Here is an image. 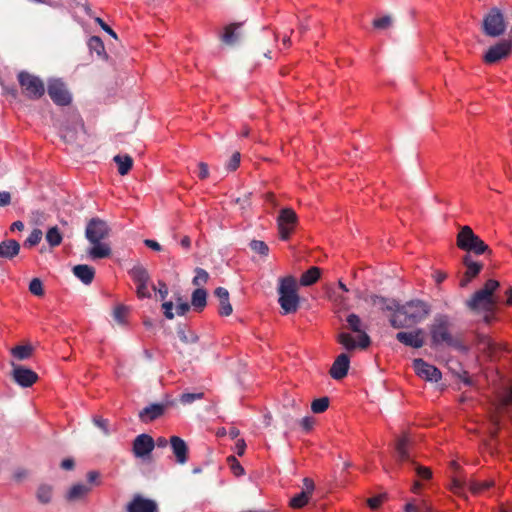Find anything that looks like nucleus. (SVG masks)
<instances>
[{"mask_svg": "<svg viewBox=\"0 0 512 512\" xmlns=\"http://www.w3.org/2000/svg\"><path fill=\"white\" fill-rule=\"evenodd\" d=\"M429 312L427 303L420 300L409 301L395 309L390 318V324L396 329L408 328L423 321Z\"/></svg>", "mask_w": 512, "mask_h": 512, "instance_id": "f257e3e1", "label": "nucleus"}, {"mask_svg": "<svg viewBox=\"0 0 512 512\" xmlns=\"http://www.w3.org/2000/svg\"><path fill=\"white\" fill-rule=\"evenodd\" d=\"M348 328L356 333V337L352 336L349 332H341L337 336V341L347 351H352L357 348L366 349L371 344V339L364 329H362V321L360 317L351 313L346 318Z\"/></svg>", "mask_w": 512, "mask_h": 512, "instance_id": "f03ea898", "label": "nucleus"}, {"mask_svg": "<svg viewBox=\"0 0 512 512\" xmlns=\"http://www.w3.org/2000/svg\"><path fill=\"white\" fill-rule=\"evenodd\" d=\"M278 294L282 314H291L298 310L300 299L294 277L286 276L279 279Z\"/></svg>", "mask_w": 512, "mask_h": 512, "instance_id": "7ed1b4c3", "label": "nucleus"}, {"mask_svg": "<svg viewBox=\"0 0 512 512\" xmlns=\"http://www.w3.org/2000/svg\"><path fill=\"white\" fill-rule=\"evenodd\" d=\"M433 345L446 344L447 346L460 348V342L450 333V323L446 316L440 315L434 319L430 329Z\"/></svg>", "mask_w": 512, "mask_h": 512, "instance_id": "20e7f679", "label": "nucleus"}, {"mask_svg": "<svg viewBox=\"0 0 512 512\" xmlns=\"http://www.w3.org/2000/svg\"><path fill=\"white\" fill-rule=\"evenodd\" d=\"M457 246L459 249L481 255L490 252L487 244L484 243L469 226L461 227L457 235Z\"/></svg>", "mask_w": 512, "mask_h": 512, "instance_id": "39448f33", "label": "nucleus"}, {"mask_svg": "<svg viewBox=\"0 0 512 512\" xmlns=\"http://www.w3.org/2000/svg\"><path fill=\"white\" fill-rule=\"evenodd\" d=\"M18 82L23 90V93L29 99H39L45 93V86L43 81L33 74L26 71H21L18 76Z\"/></svg>", "mask_w": 512, "mask_h": 512, "instance_id": "423d86ee", "label": "nucleus"}, {"mask_svg": "<svg viewBox=\"0 0 512 512\" xmlns=\"http://www.w3.org/2000/svg\"><path fill=\"white\" fill-rule=\"evenodd\" d=\"M467 306L475 312L484 313V321L490 323L495 309V300L484 293L477 291L472 298L467 301Z\"/></svg>", "mask_w": 512, "mask_h": 512, "instance_id": "0eeeda50", "label": "nucleus"}, {"mask_svg": "<svg viewBox=\"0 0 512 512\" xmlns=\"http://www.w3.org/2000/svg\"><path fill=\"white\" fill-rule=\"evenodd\" d=\"M483 30L486 35L498 37L506 30V23L502 12L498 8H492L483 19Z\"/></svg>", "mask_w": 512, "mask_h": 512, "instance_id": "6e6552de", "label": "nucleus"}, {"mask_svg": "<svg viewBox=\"0 0 512 512\" xmlns=\"http://www.w3.org/2000/svg\"><path fill=\"white\" fill-rule=\"evenodd\" d=\"M297 222L298 217L294 210L291 208H283L280 210L279 216L277 218V227L280 238L282 240H288L290 238Z\"/></svg>", "mask_w": 512, "mask_h": 512, "instance_id": "1a4fd4ad", "label": "nucleus"}, {"mask_svg": "<svg viewBox=\"0 0 512 512\" xmlns=\"http://www.w3.org/2000/svg\"><path fill=\"white\" fill-rule=\"evenodd\" d=\"M110 233L108 224L100 218H92L85 230V236L89 242H100L107 238Z\"/></svg>", "mask_w": 512, "mask_h": 512, "instance_id": "9d476101", "label": "nucleus"}, {"mask_svg": "<svg viewBox=\"0 0 512 512\" xmlns=\"http://www.w3.org/2000/svg\"><path fill=\"white\" fill-rule=\"evenodd\" d=\"M154 447V439L150 435L143 433L134 439L132 451L136 458L146 459L150 456Z\"/></svg>", "mask_w": 512, "mask_h": 512, "instance_id": "9b49d317", "label": "nucleus"}, {"mask_svg": "<svg viewBox=\"0 0 512 512\" xmlns=\"http://www.w3.org/2000/svg\"><path fill=\"white\" fill-rule=\"evenodd\" d=\"M48 94L52 101L60 106L70 104L71 95L65 84L60 80H52L48 84Z\"/></svg>", "mask_w": 512, "mask_h": 512, "instance_id": "f8f14e48", "label": "nucleus"}, {"mask_svg": "<svg viewBox=\"0 0 512 512\" xmlns=\"http://www.w3.org/2000/svg\"><path fill=\"white\" fill-rule=\"evenodd\" d=\"M413 368L420 378L427 381L438 382L442 377V374L437 367L420 358L413 361Z\"/></svg>", "mask_w": 512, "mask_h": 512, "instance_id": "ddd939ff", "label": "nucleus"}, {"mask_svg": "<svg viewBox=\"0 0 512 512\" xmlns=\"http://www.w3.org/2000/svg\"><path fill=\"white\" fill-rule=\"evenodd\" d=\"M512 50V44L508 40H502L489 48L484 56L486 63L492 64L507 57Z\"/></svg>", "mask_w": 512, "mask_h": 512, "instance_id": "4468645a", "label": "nucleus"}, {"mask_svg": "<svg viewBox=\"0 0 512 512\" xmlns=\"http://www.w3.org/2000/svg\"><path fill=\"white\" fill-rule=\"evenodd\" d=\"M12 366L13 379L21 387H30L38 380V375L33 370L21 365L12 364Z\"/></svg>", "mask_w": 512, "mask_h": 512, "instance_id": "2eb2a0df", "label": "nucleus"}, {"mask_svg": "<svg viewBox=\"0 0 512 512\" xmlns=\"http://www.w3.org/2000/svg\"><path fill=\"white\" fill-rule=\"evenodd\" d=\"M127 512H158V505L152 499L135 495L127 505Z\"/></svg>", "mask_w": 512, "mask_h": 512, "instance_id": "dca6fc26", "label": "nucleus"}, {"mask_svg": "<svg viewBox=\"0 0 512 512\" xmlns=\"http://www.w3.org/2000/svg\"><path fill=\"white\" fill-rule=\"evenodd\" d=\"M463 264L466 268L465 273L460 280V286L465 287L468 283L474 279L482 270L483 264L481 262L475 261L472 257L467 254L463 257Z\"/></svg>", "mask_w": 512, "mask_h": 512, "instance_id": "f3484780", "label": "nucleus"}, {"mask_svg": "<svg viewBox=\"0 0 512 512\" xmlns=\"http://www.w3.org/2000/svg\"><path fill=\"white\" fill-rule=\"evenodd\" d=\"M396 339L406 346L421 348L424 345V331L416 329L411 332H398Z\"/></svg>", "mask_w": 512, "mask_h": 512, "instance_id": "a211bd4d", "label": "nucleus"}, {"mask_svg": "<svg viewBox=\"0 0 512 512\" xmlns=\"http://www.w3.org/2000/svg\"><path fill=\"white\" fill-rule=\"evenodd\" d=\"M350 365V358L347 354L341 353L334 361L330 369L333 379L340 380L347 375Z\"/></svg>", "mask_w": 512, "mask_h": 512, "instance_id": "6ab92c4d", "label": "nucleus"}, {"mask_svg": "<svg viewBox=\"0 0 512 512\" xmlns=\"http://www.w3.org/2000/svg\"><path fill=\"white\" fill-rule=\"evenodd\" d=\"M170 444L176 461L179 464L186 463L188 460V447L185 441L178 436H172L170 438Z\"/></svg>", "mask_w": 512, "mask_h": 512, "instance_id": "aec40b11", "label": "nucleus"}, {"mask_svg": "<svg viewBox=\"0 0 512 512\" xmlns=\"http://www.w3.org/2000/svg\"><path fill=\"white\" fill-rule=\"evenodd\" d=\"M93 246L88 250V256L92 260L107 258L111 255V248L107 243L90 242Z\"/></svg>", "mask_w": 512, "mask_h": 512, "instance_id": "412c9836", "label": "nucleus"}, {"mask_svg": "<svg viewBox=\"0 0 512 512\" xmlns=\"http://www.w3.org/2000/svg\"><path fill=\"white\" fill-rule=\"evenodd\" d=\"M20 244L14 239L4 240L0 243V258L12 259L19 254Z\"/></svg>", "mask_w": 512, "mask_h": 512, "instance_id": "4be33fe9", "label": "nucleus"}, {"mask_svg": "<svg viewBox=\"0 0 512 512\" xmlns=\"http://www.w3.org/2000/svg\"><path fill=\"white\" fill-rule=\"evenodd\" d=\"M164 413V406L161 404H152L145 407L139 413V418L142 422L148 423L159 418Z\"/></svg>", "mask_w": 512, "mask_h": 512, "instance_id": "5701e85b", "label": "nucleus"}, {"mask_svg": "<svg viewBox=\"0 0 512 512\" xmlns=\"http://www.w3.org/2000/svg\"><path fill=\"white\" fill-rule=\"evenodd\" d=\"M73 273L85 285L91 284L95 276L94 268L86 264L74 266Z\"/></svg>", "mask_w": 512, "mask_h": 512, "instance_id": "b1692460", "label": "nucleus"}, {"mask_svg": "<svg viewBox=\"0 0 512 512\" xmlns=\"http://www.w3.org/2000/svg\"><path fill=\"white\" fill-rule=\"evenodd\" d=\"M90 491L91 488L85 484H75L69 489L66 497L69 501H77L85 498Z\"/></svg>", "mask_w": 512, "mask_h": 512, "instance_id": "393cba45", "label": "nucleus"}, {"mask_svg": "<svg viewBox=\"0 0 512 512\" xmlns=\"http://www.w3.org/2000/svg\"><path fill=\"white\" fill-rule=\"evenodd\" d=\"M207 304V292L203 288H197L192 293L191 305L195 311H202Z\"/></svg>", "mask_w": 512, "mask_h": 512, "instance_id": "a878e982", "label": "nucleus"}, {"mask_svg": "<svg viewBox=\"0 0 512 512\" xmlns=\"http://www.w3.org/2000/svg\"><path fill=\"white\" fill-rule=\"evenodd\" d=\"M320 274L321 271L318 267H311L301 275L300 285L304 287L313 285L318 281Z\"/></svg>", "mask_w": 512, "mask_h": 512, "instance_id": "bb28decb", "label": "nucleus"}, {"mask_svg": "<svg viewBox=\"0 0 512 512\" xmlns=\"http://www.w3.org/2000/svg\"><path fill=\"white\" fill-rule=\"evenodd\" d=\"M114 162L117 164L118 172L122 176L128 174L133 166V159L129 155H116Z\"/></svg>", "mask_w": 512, "mask_h": 512, "instance_id": "cd10ccee", "label": "nucleus"}, {"mask_svg": "<svg viewBox=\"0 0 512 512\" xmlns=\"http://www.w3.org/2000/svg\"><path fill=\"white\" fill-rule=\"evenodd\" d=\"M409 440L406 436L400 437L396 442V455L400 462L408 461L410 456L408 453Z\"/></svg>", "mask_w": 512, "mask_h": 512, "instance_id": "c85d7f7f", "label": "nucleus"}, {"mask_svg": "<svg viewBox=\"0 0 512 512\" xmlns=\"http://www.w3.org/2000/svg\"><path fill=\"white\" fill-rule=\"evenodd\" d=\"M129 275L135 284L150 280L148 271L141 265L134 266L130 271Z\"/></svg>", "mask_w": 512, "mask_h": 512, "instance_id": "c756f323", "label": "nucleus"}, {"mask_svg": "<svg viewBox=\"0 0 512 512\" xmlns=\"http://www.w3.org/2000/svg\"><path fill=\"white\" fill-rule=\"evenodd\" d=\"M53 495V488L48 484H41L36 492L37 500L42 504H47L51 501Z\"/></svg>", "mask_w": 512, "mask_h": 512, "instance_id": "7c9ffc66", "label": "nucleus"}, {"mask_svg": "<svg viewBox=\"0 0 512 512\" xmlns=\"http://www.w3.org/2000/svg\"><path fill=\"white\" fill-rule=\"evenodd\" d=\"M240 27L239 24H231L225 27L224 33L222 34V41L226 44H233L239 38V34L236 30Z\"/></svg>", "mask_w": 512, "mask_h": 512, "instance_id": "2f4dec72", "label": "nucleus"}, {"mask_svg": "<svg viewBox=\"0 0 512 512\" xmlns=\"http://www.w3.org/2000/svg\"><path fill=\"white\" fill-rule=\"evenodd\" d=\"M45 238L51 247L59 246L63 239L62 234L57 226L49 228Z\"/></svg>", "mask_w": 512, "mask_h": 512, "instance_id": "473e14b6", "label": "nucleus"}, {"mask_svg": "<svg viewBox=\"0 0 512 512\" xmlns=\"http://www.w3.org/2000/svg\"><path fill=\"white\" fill-rule=\"evenodd\" d=\"M129 314V308L125 305H117L113 311L114 320L120 325L127 324V317Z\"/></svg>", "mask_w": 512, "mask_h": 512, "instance_id": "72a5a7b5", "label": "nucleus"}, {"mask_svg": "<svg viewBox=\"0 0 512 512\" xmlns=\"http://www.w3.org/2000/svg\"><path fill=\"white\" fill-rule=\"evenodd\" d=\"M11 354L18 360H25L32 355V347L30 345H19L12 348Z\"/></svg>", "mask_w": 512, "mask_h": 512, "instance_id": "f704fd0d", "label": "nucleus"}, {"mask_svg": "<svg viewBox=\"0 0 512 512\" xmlns=\"http://www.w3.org/2000/svg\"><path fill=\"white\" fill-rule=\"evenodd\" d=\"M492 485L491 481H478V480H470L468 483L469 490L473 494H479L487 489H489Z\"/></svg>", "mask_w": 512, "mask_h": 512, "instance_id": "c9c22d12", "label": "nucleus"}, {"mask_svg": "<svg viewBox=\"0 0 512 512\" xmlns=\"http://www.w3.org/2000/svg\"><path fill=\"white\" fill-rule=\"evenodd\" d=\"M328 407H329L328 397H321V398L315 399L311 403V410L313 413H316V414L325 412Z\"/></svg>", "mask_w": 512, "mask_h": 512, "instance_id": "e433bc0d", "label": "nucleus"}, {"mask_svg": "<svg viewBox=\"0 0 512 512\" xmlns=\"http://www.w3.org/2000/svg\"><path fill=\"white\" fill-rule=\"evenodd\" d=\"M310 496L307 492H300L290 500V506L293 508H302L308 503Z\"/></svg>", "mask_w": 512, "mask_h": 512, "instance_id": "4c0bfd02", "label": "nucleus"}, {"mask_svg": "<svg viewBox=\"0 0 512 512\" xmlns=\"http://www.w3.org/2000/svg\"><path fill=\"white\" fill-rule=\"evenodd\" d=\"M209 274L202 268L195 270V276L193 278V284L197 287L203 286L207 283Z\"/></svg>", "mask_w": 512, "mask_h": 512, "instance_id": "58836bf2", "label": "nucleus"}, {"mask_svg": "<svg viewBox=\"0 0 512 512\" xmlns=\"http://www.w3.org/2000/svg\"><path fill=\"white\" fill-rule=\"evenodd\" d=\"M43 236L40 229H34L24 242L25 247H33L39 244Z\"/></svg>", "mask_w": 512, "mask_h": 512, "instance_id": "ea45409f", "label": "nucleus"}, {"mask_svg": "<svg viewBox=\"0 0 512 512\" xmlns=\"http://www.w3.org/2000/svg\"><path fill=\"white\" fill-rule=\"evenodd\" d=\"M250 248L260 254V255H263V256H267L268 253H269V247L267 246V244L263 241H259V240H253L251 241L250 243Z\"/></svg>", "mask_w": 512, "mask_h": 512, "instance_id": "a19ab883", "label": "nucleus"}, {"mask_svg": "<svg viewBox=\"0 0 512 512\" xmlns=\"http://www.w3.org/2000/svg\"><path fill=\"white\" fill-rule=\"evenodd\" d=\"M29 291L35 296H43L44 289L39 278H33L29 283Z\"/></svg>", "mask_w": 512, "mask_h": 512, "instance_id": "79ce46f5", "label": "nucleus"}, {"mask_svg": "<svg viewBox=\"0 0 512 512\" xmlns=\"http://www.w3.org/2000/svg\"><path fill=\"white\" fill-rule=\"evenodd\" d=\"M136 286V294L139 298L143 299L151 297L149 281L137 283Z\"/></svg>", "mask_w": 512, "mask_h": 512, "instance_id": "37998d69", "label": "nucleus"}, {"mask_svg": "<svg viewBox=\"0 0 512 512\" xmlns=\"http://www.w3.org/2000/svg\"><path fill=\"white\" fill-rule=\"evenodd\" d=\"M330 299L334 302L336 306H338L340 309H347V299L343 294H338L336 291H333L330 294Z\"/></svg>", "mask_w": 512, "mask_h": 512, "instance_id": "c03bdc74", "label": "nucleus"}, {"mask_svg": "<svg viewBox=\"0 0 512 512\" xmlns=\"http://www.w3.org/2000/svg\"><path fill=\"white\" fill-rule=\"evenodd\" d=\"M499 287V282L493 279L488 280L484 287L479 291L489 297H493V292Z\"/></svg>", "mask_w": 512, "mask_h": 512, "instance_id": "a18cd8bd", "label": "nucleus"}, {"mask_svg": "<svg viewBox=\"0 0 512 512\" xmlns=\"http://www.w3.org/2000/svg\"><path fill=\"white\" fill-rule=\"evenodd\" d=\"M227 461H228L230 468H231L232 472L234 473V475L241 476L244 474L243 467L241 466V464L237 461V459L234 456H229L227 458Z\"/></svg>", "mask_w": 512, "mask_h": 512, "instance_id": "49530a36", "label": "nucleus"}, {"mask_svg": "<svg viewBox=\"0 0 512 512\" xmlns=\"http://www.w3.org/2000/svg\"><path fill=\"white\" fill-rule=\"evenodd\" d=\"M203 393H183L180 397V401L183 404H191L196 400L202 399Z\"/></svg>", "mask_w": 512, "mask_h": 512, "instance_id": "de8ad7c7", "label": "nucleus"}, {"mask_svg": "<svg viewBox=\"0 0 512 512\" xmlns=\"http://www.w3.org/2000/svg\"><path fill=\"white\" fill-rule=\"evenodd\" d=\"M60 134L66 142H72L75 140L76 126L73 128L63 127L60 129Z\"/></svg>", "mask_w": 512, "mask_h": 512, "instance_id": "09e8293b", "label": "nucleus"}, {"mask_svg": "<svg viewBox=\"0 0 512 512\" xmlns=\"http://www.w3.org/2000/svg\"><path fill=\"white\" fill-rule=\"evenodd\" d=\"M392 23V19L389 16H384L378 19H375L373 22V25L377 29H386L388 28Z\"/></svg>", "mask_w": 512, "mask_h": 512, "instance_id": "8fccbe9b", "label": "nucleus"}, {"mask_svg": "<svg viewBox=\"0 0 512 512\" xmlns=\"http://www.w3.org/2000/svg\"><path fill=\"white\" fill-rule=\"evenodd\" d=\"M233 309L232 306L228 300H221L220 301V307H219V314L222 316H229L231 315Z\"/></svg>", "mask_w": 512, "mask_h": 512, "instance_id": "3c124183", "label": "nucleus"}, {"mask_svg": "<svg viewBox=\"0 0 512 512\" xmlns=\"http://www.w3.org/2000/svg\"><path fill=\"white\" fill-rule=\"evenodd\" d=\"M94 424L100 428L105 434H109L108 421L102 417L95 416L93 418Z\"/></svg>", "mask_w": 512, "mask_h": 512, "instance_id": "603ef678", "label": "nucleus"}, {"mask_svg": "<svg viewBox=\"0 0 512 512\" xmlns=\"http://www.w3.org/2000/svg\"><path fill=\"white\" fill-rule=\"evenodd\" d=\"M240 158H241L240 153L239 152H235L231 156V158H230V160H229V162L227 164L228 169L231 170V171L236 170L238 168L239 164H240Z\"/></svg>", "mask_w": 512, "mask_h": 512, "instance_id": "864d4df0", "label": "nucleus"}, {"mask_svg": "<svg viewBox=\"0 0 512 512\" xmlns=\"http://www.w3.org/2000/svg\"><path fill=\"white\" fill-rule=\"evenodd\" d=\"M164 315L167 319H173L174 314L172 312L173 310V303L171 301L164 302L162 304Z\"/></svg>", "mask_w": 512, "mask_h": 512, "instance_id": "5fc2aeb1", "label": "nucleus"}, {"mask_svg": "<svg viewBox=\"0 0 512 512\" xmlns=\"http://www.w3.org/2000/svg\"><path fill=\"white\" fill-rule=\"evenodd\" d=\"M417 475L422 479H429L431 477V471L427 467L417 466L416 467Z\"/></svg>", "mask_w": 512, "mask_h": 512, "instance_id": "6e6d98bb", "label": "nucleus"}, {"mask_svg": "<svg viewBox=\"0 0 512 512\" xmlns=\"http://www.w3.org/2000/svg\"><path fill=\"white\" fill-rule=\"evenodd\" d=\"M382 501H383V496L379 495V496L369 498L367 502L371 509H377L381 505Z\"/></svg>", "mask_w": 512, "mask_h": 512, "instance_id": "4d7b16f0", "label": "nucleus"}, {"mask_svg": "<svg viewBox=\"0 0 512 512\" xmlns=\"http://www.w3.org/2000/svg\"><path fill=\"white\" fill-rule=\"evenodd\" d=\"M95 22L99 24V26L112 37L117 38L116 33L101 18L97 17L95 19Z\"/></svg>", "mask_w": 512, "mask_h": 512, "instance_id": "13d9d810", "label": "nucleus"}, {"mask_svg": "<svg viewBox=\"0 0 512 512\" xmlns=\"http://www.w3.org/2000/svg\"><path fill=\"white\" fill-rule=\"evenodd\" d=\"M198 169H199V172H198V177L200 179H205L208 177L209 175V171H208V166L206 163L204 162H200L198 164Z\"/></svg>", "mask_w": 512, "mask_h": 512, "instance_id": "bf43d9fd", "label": "nucleus"}, {"mask_svg": "<svg viewBox=\"0 0 512 512\" xmlns=\"http://www.w3.org/2000/svg\"><path fill=\"white\" fill-rule=\"evenodd\" d=\"M215 295L219 298V301L229 299V292L223 287L216 288Z\"/></svg>", "mask_w": 512, "mask_h": 512, "instance_id": "052dcab7", "label": "nucleus"}, {"mask_svg": "<svg viewBox=\"0 0 512 512\" xmlns=\"http://www.w3.org/2000/svg\"><path fill=\"white\" fill-rule=\"evenodd\" d=\"M11 202V195L9 192H0V207L7 206Z\"/></svg>", "mask_w": 512, "mask_h": 512, "instance_id": "680f3d73", "label": "nucleus"}, {"mask_svg": "<svg viewBox=\"0 0 512 512\" xmlns=\"http://www.w3.org/2000/svg\"><path fill=\"white\" fill-rule=\"evenodd\" d=\"M303 483H304V490L303 492H307L308 495L310 496L312 491L314 490V483L311 479L309 478H305L303 480Z\"/></svg>", "mask_w": 512, "mask_h": 512, "instance_id": "e2e57ef3", "label": "nucleus"}, {"mask_svg": "<svg viewBox=\"0 0 512 512\" xmlns=\"http://www.w3.org/2000/svg\"><path fill=\"white\" fill-rule=\"evenodd\" d=\"M245 448H246L245 441L243 439H239L235 445L236 453L239 456H242L245 452Z\"/></svg>", "mask_w": 512, "mask_h": 512, "instance_id": "0e129e2a", "label": "nucleus"}, {"mask_svg": "<svg viewBox=\"0 0 512 512\" xmlns=\"http://www.w3.org/2000/svg\"><path fill=\"white\" fill-rule=\"evenodd\" d=\"M144 244L149 247L150 249L152 250H155V251H160L161 250V246L158 242H156L155 240H151V239H146L144 241Z\"/></svg>", "mask_w": 512, "mask_h": 512, "instance_id": "69168bd1", "label": "nucleus"}, {"mask_svg": "<svg viewBox=\"0 0 512 512\" xmlns=\"http://www.w3.org/2000/svg\"><path fill=\"white\" fill-rule=\"evenodd\" d=\"M157 291H158V293L160 295V298L162 300L165 299L167 297V295H168V288H167L166 284L163 283V282H159V288H158Z\"/></svg>", "mask_w": 512, "mask_h": 512, "instance_id": "338daca9", "label": "nucleus"}, {"mask_svg": "<svg viewBox=\"0 0 512 512\" xmlns=\"http://www.w3.org/2000/svg\"><path fill=\"white\" fill-rule=\"evenodd\" d=\"M433 278L437 284H440L447 278V274L442 271H436L433 274Z\"/></svg>", "mask_w": 512, "mask_h": 512, "instance_id": "774afa93", "label": "nucleus"}]
</instances>
